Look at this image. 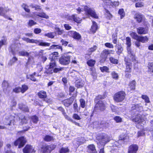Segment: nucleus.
I'll list each match as a JSON object with an SVG mask.
<instances>
[{
    "label": "nucleus",
    "instance_id": "obj_1",
    "mask_svg": "<svg viewBox=\"0 0 153 153\" xmlns=\"http://www.w3.org/2000/svg\"><path fill=\"white\" fill-rule=\"evenodd\" d=\"M126 95V94L124 91H120L115 94L114 96V99L117 102H120L125 99Z\"/></svg>",
    "mask_w": 153,
    "mask_h": 153
},
{
    "label": "nucleus",
    "instance_id": "obj_2",
    "mask_svg": "<svg viewBox=\"0 0 153 153\" xmlns=\"http://www.w3.org/2000/svg\"><path fill=\"white\" fill-rule=\"evenodd\" d=\"M97 138L99 140V142L101 143V144L103 145L108 142L110 140V138L107 134H105L97 136Z\"/></svg>",
    "mask_w": 153,
    "mask_h": 153
},
{
    "label": "nucleus",
    "instance_id": "obj_3",
    "mask_svg": "<svg viewBox=\"0 0 153 153\" xmlns=\"http://www.w3.org/2000/svg\"><path fill=\"white\" fill-rule=\"evenodd\" d=\"M26 142V139L24 137H21L14 142V144L15 146H18V148H19L22 147Z\"/></svg>",
    "mask_w": 153,
    "mask_h": 153
},
{
    "label": "nucleus",
    "instance_id": "obj_4",
    "mask_svg": "<svg viewBox=\"0 0 153 153\" xmlns=\"http://www.w3.org/2000/svg\"><path fill=\"white\" fill-rule=\"evenodd\" d=\"M127 52L128 53V59L129 60H132V62L134 64L137 63V62L136 60L135 55L133 51L131 50V47H127Z\"/></svg>",
    "mask_w": 153,
    "mask_h": 153
},
{
    "label": "nucleus",
    "instance_id": "obj_5",
    "mask_svg": "<svg viewBox=\"0 0 153 153\" xmlns=\"http://www.w3.org/2000/svg\"><path fill=\"white\" fill-rule=\"evenodd\" d=\"M84 9L85 12L91 17L96 19L98 18L97 15L93 9L89 8L87 6H85L84 7Z\"/></svg>",
    "mask_w": 153,
    "mask_h": 153
},
{
    "label": "nucleus",
    "instance_id": "obj_6",
    "mask_svg": "<svg viewBox=\"0 0 153 153\" xmlns=\"http://www.w3.org/2000/svg\"><path fill=\"white\" fill-rule=\"evenodd\" d=\"M133 121L136 124H140L142 126L145 123L143 116L140 114H138L135 118L133 119Z\"/></svg>",
    "mask_w": 153,
    "mask_h": 153
},
{
    "label": "nucleus",
    "instance_id": "obj_7",
    "mask_svg": "<svg viewBox=\"0 0 153 153\" xmlns=\"http://www.w3.org/2000/svg\"><path fill=\"white\" fill-rule=\"evenodd\" d=\"M70 56H61L59 59V62L60 64L64 65L68 64L70 62Z\"/></svg>",
    "mask_w": 153,
    "mask_h": 153
},
{
    "label": "nucleus",
    "instance_id": "obj_8",
    "mask_svg": "<svg viewBox=\"0 0 153 153\" xmlns=\"http://www.w3.org/2000/svg\"><path fill=\"white\" fill-rule=\"evenodd\" d=\"M2 88L3 91L5 94L9 93L10 90V87L9 84L7 81L4 80L2 84Z\"/></svg>",
    "mask_w": 153,
    "mask_h": 153
},
{
    "label": "nucleus",
    "instance_id": "obj_9",
    "mask_svg": "<svg viewBox=\"0 0 153 153\" xmlns=\"http://www.w3.org/2000/svg\"><path fill=\"white\" fill-rule=\"evenodd\" d=\"M77 92L76 91L75 93L73 94L72 97L70 98L65 100L63 101V103L66 107H68L70 106L73 102L74 100V98L76 97L77 96Z\"/></svg>",
    "mask_w": 153,
    "mask_h": 153
},
{
    "label": "nucleus",
    "instance_id": "obj_10",
    "mask_svg": "<svg viewBox=\"0 0 153 153\" xmlns=\"http://www.w3.org/2000/svg\"><path fill=\"white\" fill-rule=\"evenodd\" d=\"M15 117L13 115H11L7 116L6 118V122L5 125H10L11 124H14V122L15 121Z\"/></svg>",
    "mask_w": 153,
    "mask_h": 153
},
{
    "label": "nucleus",
    "instance_id": "obj_11",
    "mask_svg": "<svg viewBox=\"0 0 153 153\" xmlns=\"http://www.w3.org/2000/svg\"><path fill=\"white\" fill-rule=\"evenodd\" d=\"M24 153H34L36 152L34 148L30 145H27L23 149Z\"/></svg>",
    "mask_w": 153,
    "mask_h": 153
},
{
    "label": "nucleus",
    "instance_id": "obj_12",
    "mask_svg": "<svg viewBox=\"0 0 153 153\" xmlns=\"http://www.w3.org/2000/svg\"><path fill=\"white\" fill-rule=\"evenodd\" d=\"M53 146L52 145L43 146L42 147V151L43 153H50L53 149Z\"/></svg>",
    "mask_w": 153,
    "mask_h": 153
},
{
    "label": "nucleus",
    "instance_id": "obj_13",
    "mask_svg": "<svg viewBox=\"0 0 153 153\" xmlns=\"http://www.w3.org/2000/svg\"><path fill=\"white\" fill-rule=\"evenodd\" d=\"M105 103L101 100H99L96 104L95 109L103 110L105 108Z\"/></svg>",
    "mask_w": 153,
    "mask_h": 153
},
{
    "label": "nucleus",
    "instance_id": "obj_14",
    "mask_svg": "<svg viewBox=\"0 0 153 153\" xmlns=\"http://www.w3.org/2000/svg\"><path fill=\"white\" fill-rule=\"evenodd\" d=\"M38 96L39 98L43 99L44 101L46 102H48L50 101L49 100L46 98L47 95L46 92L43 91H40L38 94Z\"/></svg>",
    "mask_w": 153,
    "mask_h": 153
},
{
    "label": "nucleus",
    "instance_id": "obj_15",
    "mask_svg": "<svg viewBox=\"0 0 153 153\" xmlns=\"http://www.w3.org/2000/svg\"><path fill=\"white\" fill-rule=\"evenodd\" d=\"M138 148V147L136 145H130L128 149V153H136Z\"/></svg>",
    "mask_w": 153,
    "mask_h": 153
},
{
    "label": "nucleus",
    "instance_id": "obj_16",
    "mask_svg": "<svg viewBox=\"0 0 153 153\" xmlns=\"http://www.w3.org/2000/svg\"><path fill=\"white\" fill-rule=\"evenodd\" d=\"M69 34L71 36L76 39H79L81 38L80 35L76 31H71L69 32Z\"/></svg>",
    "mask_w": 153,
    "mask_h": 153
},
{
    "label": "nucleus",
    "instance_id": "obj_17",
    "mask_svg": "<svg viewBox=\"0 0 153 153\" xmlns=\"http://www.w3.org/2000/svg\"><path fill=\"white\" fill-rule=\"evenodd\" d=\"M111 51H112V50L109 51L106 50H104L101 54V56L102 58L104 61L106 60L107 57L108 55L110 54Z\"/></svg>",
    "mask_w": 153,
    "mask_h": 153
},
{
    "label": "nucleus",
    "instance_id": "obj_18",
    "mask_svg": "<svg viewBox=\"0 0 153 153\" xmlns=\"http://www.w3.org/2000/svg\"><path fill=\"white\" fill-rule=\"evenodd\" d=\"M106 4L111 5L113 7L118 6L119 4V2L118 1L112 2L110 0H102Z\"/></svg>",
    "mask_w": 153,
    "mask_h": 153
},
{
    "label": "nucleus",
    "instance_id": "obj_19",
    "mask_svg": "<svg viewBox=\"0 0 153 153\" xmlns=\"http://www.w3.org/2000/svg\"><path fill=\"white\" fill-rule=\"evenodd\" d=\"M144 17V16L140 13H137L134 15V18L138 23L141 22Z\"/></svg>",
    "mask_w": 153,
    "mask_h": 153
},
{
    "label": "nucleus",
    "instance_id": "obj_20",
    "mask_svg": "<svg viewBox=\"0 0 153 153\" xmlns=\"http://www.w3.org/2000/svg\"><path fill=\"white\" fill-rule=\"evenodd\" d=\"M51 62L50 63L49 67V69L47 71V74H52L53 73V70L51 69L54 67L56 65L55 61L54 60H51Z\"/></svg>",
    "mask_w": 153,
    "mask_h": 153
},
{
    "label": "nucleus",
    "instance_id": "obj_21",
    "mask_svg": "<svg viewBox=\"0 0 153 153\" xmlns=\"http://www.w3.org/2000/svg\"><path fill=\"white\" fill-rule=\"evenodd\" d=\"M87 151L89 153H97L94 145L93 144L88 146Z\"/></svg>",
    "mask_w": 153,
    "mask_h": 153
},
{
    "label": "nucleus",
    "instance_id": "obj_22",
    "mask_svg": "<svg viewBox=\"0 0 153 153\" xmlns=\"http://www.w3.org/2000/svg\"><path fill=\"white\" fill-rule=\"evenodd\" d=\"M69 19L70 20H73L75 22L77 23H81V19L77 17L76 15H73L69 17Z\"/></svg>",
    "mask_w": 153,
    "mask_h": 153
},
{
    "label": "nucleus",
    "instance_id": "obj_23",
    "mask_svg": "<svg viewBox=\"0 0 153 153\" xmlns=\"http://www.w3.org/2000/svg\"><path fill=\"white\" fill-rule=\"evenodd\" d=\"M19 122L20 123V124H23L24 123H27V121L29 120V118L27 117H23L19 118Z\"/></svg>",
    "mask_w": 153,
    "mask_h": 153
},
{
    "label": "nucleus",
    "instance_id": "obj_24",
    "mask_svg": "<svg viewBox=\"0 0 153 153\" xmlns=\"http://www.w3.org/2000/svg\"><path fill=\"white\" fill-rule=\"evenodd\" d=\"M132 109L136 110L138 112H141L143 110V108L141 104L133 105L131 107Z\"/></svg>",
    "mask_w": 153,
    "mask_h": 153
},
{
    "label": "nucleus",
    "instance_id": "obj_25",
    "mask_svg": "<svg viewBox=\"0 0 153 153\" xmlns=\"http://www.w3.org/2000/svg\"><path fill=\"white\" fill-rule=\"evenodd\" d=\"M85 84L84 81L81 79L77 80L75 82L76 86L77 88H80L83 87Z\"/></svg>",
    "mask_w": 153,
    "mask_h": 153
},
{
    "label": "nucleus",
    "instance_id": "obj_26",
    "mask_svg": "<svg viewBox=\"0 0 153 153\" xmlns=\"http://www.w3.org/2000/svg\"><path fill=\"white\" fill-rule=\"evenodd\" d=\"M138 33L140 34H146L147 33V29L146 28L142 27H140L137 29Z\"/></svg>",
    "mask_w": 153,
    "mask_h": 153
},
{
    "label": "nucleus",
    "instance_id": "obj_27",
    "mask_svg": "<svg viewBox=\"0 0 153 153\" xmlns=\"http://www.w3.org/2000/svg\"><path fill=\"white\" fill-rule=\"evenodd\" d=\"M22 39L23 40L26 41L27 43H35L37 44L39 42L38 40L33 39H30L26 37H23L22 38Z\"/></svg>",
    "mask_w": 153,
    "mask_h": 153
},
{
    "label": "nucleus",
    "instance_id": "obj_28",
    "mask_svg": "<svg viewBox=\"0 0 153 153\" xmlns=\"http://www.w3.org/2000/svg\"><path fill=\"white\" fill-rule=\"evenodd\" d=\"M148 40V38L147 36H139V37L137 40L138 41L143 43L147 42Z\"/></svg>",
    "mask_w": 153,
    "mask_h": 153
},
{
    "label": "nucleus",
    "instance_id": "obj_29",
    "mask_svg": "<svg viewBox=\"0 0 153 153\" xmlns=\"http://www.w3.org/2000/svg\"><path fill=\"white\" fill-rule=\"evenodd\" d=\"M93 25L90 29V31L92 33H94L97 29L98 26L97 23L94 21H92Z\"/></svg>",
    "mask_w": 153,
    "mask_h": 153
},
{
    "label": "nucleus",
    "instance_id": "obj_30",
    "mask_svg": "<svg viewBox=\"0 0 153 153\" xmlns=\"http://www.w3.org/2000/svg\"><path fill=\"white\" fill-rule=\"evenodd\" d=\"M9 10V9L7 10L6 9L0 7V15L3 16L4 17H6V16L5 15L6 12Z\"/></svg>",
    "mask_w": 153,
    "mask_h": 153
},
{
    "label": "nucleus",
    "instance_id": "obj_31",
    "mask_svg": "<svg viewBox=\"0 0 153 153\" xmlns=\"http://www.w3.org/2000/svg\"><path fill=\"white\" fill-rule=\"evenodd\" d=\"M55 32L59 35H61L64 33V30L61 29L59 27L56 26L55 27Z\"/></svg>",
    "mask_w": 153,
    "mask_h": 153
},
{
    "label": "nucleus",
    "instance_id": "obj_32",
    "mask_svg": "<svg viewBox=\"0 0 153 153\" xmlns=\"http://www.w3.org/2000/svg\"><path fill=\"white\" fill-rule=\"evenodd\" d=\"M18 55L20 56H28L29 53L25 51H22L19 52Z\"/></svg>",
    "mask_w": 153,
    "mask_h": 153
},
{
    "label": "nucleus",
    "instance_id": "obj_33",
    "mask_svg": "<svg viewBox=\"0 0 153 153\" xmlns=\"http://www.w3.org/2000/svg\"><path fill=\"white\" fill-rule=\"evenodd\" d=\"M44 140L47 142H50L53 141L54 139L53 137L51 136L46 135L43 138Z\"/></svg>",
    "mask_w": 153,
    "mask_h": 153
},
{
    "label": "nucleus",
    "instance_id": "obj_34",
    "mask_svg": "<svg viewBox=\"0 0 153 153\" xmlns=\"http://www.w3.org/2000/svg\"><path fill=\"white\" fill-rule=\"evenodd\" d=\"M125 61L126 62V68H128V69H131L132 63L131 61H132V60H128L126 58H125Z\"/></svg>",
    "mask_w": 153,
    "mask_h": 153
},
{
    "label": "nucleus",
    "instance_id": "obj_35",
    "mask_svg": "<svg viewBox=\"0 0 153 153\" xmlns=\"http://www.w3.org/2000/svg\"><path fill=\"white\" fill-rule=\"evenodd\" d=\"M19 108L20 109L24 111H29V109L25 105L20 104L19 105Z\"/></svg>",
    "mask_w": 153,
    "mask_h": 153
},
{
    "label": "nucleus",
    "instance_id": "obj_36",
    "mask_svg": "<svg viewBox=\"0 0 153 153\" xmlns=\"http://www.w3.org/2000/svg\"><path fill=\"white\" fill-rule=\"evenodd\" d=\"M19 108L20 109L24 111H29V109L25 105L20 104L19 105Z\"/></svg>",
    "mask_w": 153,
    "mask_h": 153
},
{
    "label": "nucleus",
    "instance_id": "obj_37",
    "mask_svg": "<svg viewBox=\"0 0 153 153\" xmlns=\"http://www.w3.org/2000/svg\"><path fill=\"white\" fill-rule=\"evenodd\" d=\"M128 139L129 137L128 136L121 134L120 136L119 140H122L124 141L127 142L128 141Z\"/></svg>",
    "mask_w": 153,
    "mask_h": 153
},
{
    "label": "nucleus",
    "instance_id": "obj_38",
    "mask_svg": "<svg viewBox=\"0 0 153 153\" xmlns=\"http://www.w3.org/2000/svg\"><path fill=\"white\" fill-rule=\"evenodd\" d=\"M129 87L130 89L134 90L135 88V82L134 80L132 81L129 84Z\"/></svg>",
    "mask_w": 153,
    "mask_h": 153
},
{
    "label": "nucleus",
    "instance_id": "obj_39",
    "mask_svg": "<svg viewBox=\"0 0 153 153\" xmlns=\"http://www.w3.org/2000/svg\"><path fill=\"white\" fill-rule=\"evenodd\" d=\"M10 48L11 50V52L13 53V55L15 54V53L14 52V51L17 50V46L15 44H13L10 47Z\"/></svg>",
    "mask_w": 153,
    "mask_h": 153
},
{
    "label": "nucleus",
    "instance_id": "obj_40",
    "mask_svg": "<svg viewBox=\"0 0 153 153\" xmlns=\"http://www.w3.org/2000/svg\"><path fill=\"white\" fill-rule=\"evenodd\" d=\"M126 44L127 45V47H131V38L129 37H127L126 39Z\"/></svg>",
    "mask_w": 153,
    "mask_h": 153
},
{
    "label": "nucleus",
    "instance_id": "obj_41",
    "mask_svg": "<svg viewBox=\"0 0 153 153\" xmlns=\"http://www.w3.org/2000/svg\"><path fill=\"white\" fill-rule=\"evenodd\" d=\"M58 53L57 52H54L52 53L50 55V59H51L52 60H55V59H56L57 56H58Z\"/></svg>",
    "mask_w": 153,
    "mask_h": 153
},
{
    "label": "nucleus",
    "instance_id": "obj_42",
    "mask_svg": "<svg viewBox=\"0 0 153 153\" xmlns=\"http://www.w3.org/2000/svg\"><path fill=\"white\" fill-rule=\"evenodd\" d=\"M130 35L134 39L137 40L139 37L137 34L135 32H132L130 33Z\"/></svg>",
    "mask_w": 153,
    "mask_h": 153
},
{
    "label": "nucleus",
    "instance_id": "obj_43",
    "mask_svg": "<svg viewBox=\"0 0 153 153\" xmlns=\"http://www.w3.org/2000/svg\"><path fill=\"white\" fill-rule=\"evenodd\" d=\"M36 74V73L34 72L32 74L30 75L29 76H27V78L30 79L31 80L33 81H36V79L34 76Z\"/></svg>",
    "mask_w": 153,
    "mask_h": 153
},
{
    "label": "nucleus",
    "instance_id": "obj_44",
    "mask_svg": "<svg viewBox=\"0 0 153 153\" xmlns=\"http://www.w3.org/2000/svg\"><path fill=\"white\" fill-rule=\"evenodd\" d=\"M118 13L120 15L121 19H122L125 16V13L123 9H120L118 11Z\"/></svg>",
    "mask_w": 153,
    "mask_h": 153
},
{
    "label": "nucleus",
    "instance_id": "obj_45",
    "mask_svg": "<svg viewBox=\"0 0 153 153\" xmlns=\"http://www.w3.org/2000/svg\"><path fill=\"white\" fill-rule=\"evenodd\" d=\"M39 16L46 19H48L49 18V16L44 12L39 13Z\"/></svg>",
    "mask_w": 153,
    "mask_h": 153
},
{
    "label": "nucleus",
    "instance_id": "obj_46",
    "mask_svg": "<svg viewBox=\"0 0 153 153\" xmlns=\"http://www.w3.org/2000/svg\"><path fill=\"white\" fill-rule=\"evenodd\" d=\"M95 61L93 59L88 60L87 62V64L90 66L92 67L95 64Z\"/></svg>",
    "mask_w": 153,
    "mask_h": 153
},
{
    "label": "nucleus",
    "instance_id": "obj_47",
    "mask_svg": "<svg viewBox=\"0 0 153 153\" xmlns=\"http://www.w3.org/2000/svg\"><path fill=\"white\" fill-rule=\"evenodd\" d=\"M100 69L102 72H109V68L106 66H103V67H100Z\"/></svg>",
    "mask_w": 153,
    "mask_h": 153
},
{
    "label": "nucleus",
    "instance_id": "obj_48",
    "mask_svg": "<svg viewBox=\"0 0 153 153\" xmlns=\"http://www.w3.org/2000/svg\"><path fill=\"white\" fill-rule=\"evenodd\" d=\"M110 62L113 64H117L118 63V60L114 59L113 57H110L109 58Z\"/></svg>",
    "mask_w": 153,
    "mask_h": 153
},
{
    "label": "nucleus",
    "instance_id": "obj_49",
    "mask_svg": "<svg viewBox=\"0 0 153 153\" xmlns=\"http://www.w3.org/2000/svg\"><path fill=\"white\" fill-rule=\"evenodd\" d=\"M17 60L18 59L15 56H14L10 60L9 64L10 65H12L13 63H15Z\"/></svg>",
    "mask_w": 153,
    "mask_h": 153
},
{
    "label": "nucleus",
    "instance_id": "obj_50",
    "mask_svg": "<svg viewBox=\"0 0 153 153\" xmlns=\"http://www.w3.org/2000/svg\"><path fill=\"white\" fill-rule=\"evenodd\" d=\"M38 41L39 42V45L43 46H49L50 45V44L49 43L43 42H40L39 41ZM38 43H39V42Z\"/></svg>",
    "mask_w": 153,
    "mask_h": 153
},
{
    "label": "nucleus",
    "instance_id": "obj_51",
    "mask_svg": "<svg viewBox=\"0 0 153 153\" xmlns=\"http://www.w3.org/2000/svg\"><path fill=\"white\" fill-rule=\"evenodd\" d=\"M31 119L32 121L34 123H36L38 121V117L35 115L32 116Z\"/></svg>",
    "mask_w": 153,
    "mask_h": 153
},
{
    "label": "nucleus",
    "instance_id": "obj_52",
    "mask_svg": "<svg viewBox=\"0 0 153 153\" xmlns=\"http://www.w3.org/2000/svg\"><path fill=\"white\" fill-rule=\"evenodd\" d=\"M52 48H55V49H61V51H62V47L58 45H53L50 47V49Z\"/></svg>",
    "mask_w": 153,
    "mask_h": 153
},
{
    "label": "nucleus",
    "instance_id": "obj_53",
    "mask_svg": "<svg viewBox=\"0 0 153 153\" xmlns=\"http://www.w3.org/2000/svg\"><path fill=\"white\" fill-rule=\"evenodd\" d=\"M64 68L59 67V68H55L53 70V72H54L55 73H57L61 71H62L64 70Z\"/></svg>",
    "mask_w": 153,
    "mask_h": 153
},
{
    "label": "nucleus",
    "instance_id": "obj_54",
    "mask_svg": "<svg viewBox=\"0 0 153 153\" xmlns=\"http://www.w3.org/2000/svg\"><path fill=\"white\" fill-rule=\"evenodd\" d=\"M28 88L27 86L26 85H24L22 86V87L21 88V92L23 93L25 92Z\"/></svg>",
    "mask_w": 153,
    "mask_h": 153
},
{
    "label": "nucleus",
    "instance_id": "obj_55",
    "mask_svg": "<svg viewBox=\"0 0 153 153\" xmlns=\"http://www.w3.org/2000/svg\"><path fill=\"white\" fill-rule=\"evenodd\" d=\"M97 48V46L94 45V46L93 47L89 49L88 52L89 54H91L92 52H93L95 51L96 50Z\"/></svg>",
    "mask_w": 153,
    "mask_h": 153
},
{
    "label": "nucleus",
    "instance_id": "obj_56",
    "mask_svg": "<svg viewBox=\"0 0 153 153\" xmlns=\"http://www.w3.org/2000/svg\"><path fill=\"white\" fill-rule=\"evenodd\" d=\"M69 150L68 148H62L60 151V153H66L69 152Z\"/></svg>",
    "mask_w": 153,
    "mask_h": 153
},
{
    "label": "nucleus",
    "instance_id": "obj_57",
    "mask_svg": "<svg viewBox=\"0 0 153 153\" xmlns=\"http://www.w3.org/2000/svg\"><path fill=\"white\" fill-rule=\"evenodd\" d=\"M30 6L33 8H35V10H40L41 9V7L39 6L38 5H33V4H31L30 5Z\"/></svg>",
    "mask_w": 153,
    "mask_h": 153
},
{
    "label": "nucleus",
    "instance_id": "obj_58",
    "mask_svg": "<svg viewBox=\"0 0 153 153\" xmlns=\"http://www.w3.org/2000/svg\"><path fill=\"white\" fill-rule=\"evenodd\" d=\"M36 24V22L32 20H30L27 23L28 25L30 27H31Z\"/></svg>",
    "mask_w": 153,
    "mask_h": 153
},
{
    "label": "nucleus",
    "instance_id": "obj_59",
    "mask_svg": "<svg viewBox=\"0 0 153 153\" xmlns=\"http://www.w3.org/2000/svg\"><path fill=\"white\" fill-rule=\"evenodd\" d=\"M79 101L80 103V105L82 108H84L85 106V100L82 99H81Z\"/></svg>",
    "mask_w": 153,
    "mask_h": 153
},
{
    "label": "nucleus",
    "instance_id": "obj_60",
    "mask_svg": "<svg viewBox=\"0 0 153 153\" xmlns=\"http://www.w3.org/2000/svg\"><path fill=\"white\" fill-rule=\"evenodd\" d=\"M149 71L153 73V62L149 63L148 65Z\"/></svg>",
    "mask_w": 153,
    "mask_h": 153
},
{
    "label": "nucleus",
    "instance_id": "obj_61",
    "mask_svg": "<svg viewBox=\"0 0 153 153\" xmlns=\"http://www.w3.org/2000/svg\"><path fill=\"white\" fill-rule=\"evenodd\" d=\"M111 74L112 77L113 79H118V75L115 72H114V71L112 72L111 73Z\"/></svg>",
    "mask_w": 153,
    "mask_h": 153
},
{
    "label": "nucleus",
    "instance_id": "obj_62",
    "mask_svg": "<svg viewBox=\"0 0 153 153\" xmlns=\"http://www.w3.org/2000/svg\"><path fill=\"white\" fill-rule=\"evenodd\" d=\"M142 98L145 100L146 102L149 103V100L148 97L146 95H142Z\"/></svg>",
    "mask_w": 153,
    "mask_h": 153
},
{
    "label": "nucleus",
    "instance_id": "obj_63",
    "mask_svg": "<svg viewBox=\"0 0 153 153\" xmlns=\"http://www.w3.org/2000/svg\"><path fill=\"white\" fill-rule=\"evenodd\" d=\"M136 7H141L144 6V3L143 2H138L135 4Z\"/></svg>",
    "mask_w": 153,
    "mask_h": 153
},
{
    "label": "nucleus",
    "instance_id": "obj_64",
    "mask_svg": "<svg viewBox=\"0 0 153 153\" xmlns=\"http://www.w3.org/2000/svg\"><path fill=\"white\" fill-rule=\"evenodd\" d=\"M117 53L118 54L120 55L123 51V49L122 47L119 46L117 47Z\"/></svg>",
    "mask_w": 153,
    "mask_h": 153
}]
</instances>
